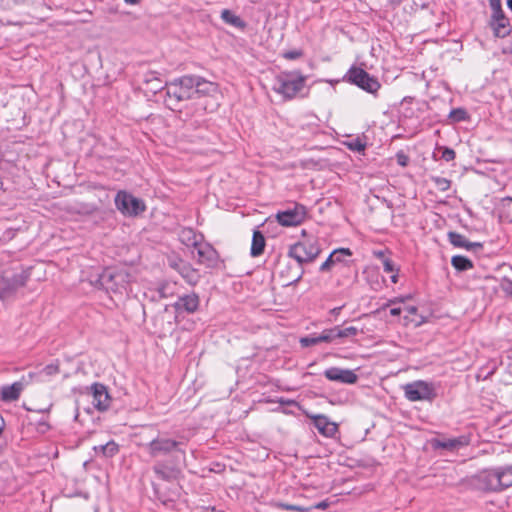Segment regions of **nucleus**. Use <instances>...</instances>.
<instances>
[{
  "instance_id": "nucleus-14",
  "label": "nucleus",
  "mask_w": 512,
  "mask_h": 512,
  "mask_svg": "<svg viewBox=\"0 0 512 512\" xmlns=\"http://www.w3.org/2000/svg\"><path fill=\"white\" fill-rule=\"evenodd\" d=\"M193 248L192 254L198 263L207 267H213L217 263L218 253L210 244L201 241Z\"/></svg>"
},
{
  "instance_id": "nucleus-27",
  "label": "nucleus",
  "mask_w": 512,
  "mask_h": 512,
  "mask_svg": "<svg viewBox=\"0 0 512 512\" xmlns=\"http://www.w3.org/2000/svg\"><path fill=\"white\" fill-rule=\"evenodd\" d=\"M180 238L186 246L192 247H195L202 241V235L196 234L195 231L191 228L183 229L181 231Z\"/></svg>"
},
{
  "instance_id": "nucleus-55",
  "label": "nucleus",
  "mask_w": 512,
  "mask_h": 512,
  "mask_svg": "<svg viewBox=\"0 0 512 512\" xmlns=\"http://www.w3.org/2000/svg\"><path fill=\"white\" fill-rule=\"evenodd\" d=\"M390 279L392 283L396 284L398 282V272H393Z\"/></svg>"
},
{
  "instance_id": "nucleus-1",
  "label": "nucleus",
  "mask_w": 512,
  "mask_h": 512,
  "mask_svg": "<svg viewBox=\"0 0 512 512\" xmlns=\"http://www.w3.org/2000/svg\"><path fill=\"white\" fill-rule=\"evenodd\" d=\"M194 75H185L166 83L165 103L170 109H176L180 102L193 99Z\"/></svg>"
},
{
  "instance_id": "nucleus-61",
  "label": "nucleus",
  "mask_w": 512,
  "mask_h": 512,
  "mask_svg": "<svg viewBox=\"0 0 512 512\" xmlns=\"http://www.w3.org/2000/svg\"><path fill=\"white\" fill-rule=\"evenodd\" d=\"M376 255H377L378 257L383 258V259L385 258V257H384V252H382V251L378 252Z\"/></svg>"
},
{
  "instance_id": "nucleus-6",
  "label": "nucleus",
  "mask_w": 512,
  "mask_h": 512,
  "mask_svg": "<svg viewBox=\"0 0 512 512\" xmlns=\"http://www.w3.org/2000/svg\"><path fill=\"white\" fill-rule=\"evenodd\" d=\"M405 398L411 402L433 401L436 396V386L432 382L417 380L403 387Z\"/></svg>"
},
{
  "instance_id": "nucleus-46",
  "label": "nucleus",
  "mask_w": 512,
  "mask_h": 512,
  "mask_svg": "<svg viewBox=\"0 0 512 512\" xmlns=\"http://www.w3.org/2000/svg\"><path fill=\"white\" fill-rule=\"evenodd\" d=\"M144 81H145V83L150 84V83H153L155 81H159V78L157 77V73L156 72H148L145 75Z\"/></svg>"
},
{
  "instance_id": "nucleus-58",
  "label": "nucleus",
  "mask_w": 512,
  "mask_h": 512,
  "mask_svg": "<svg viewBox=\"0 0 512 512\" xmlns=\"http://www.w3.org/2000/svg\"><path fill=\"white\" fill-rule=\"evenodd\" d=\"M124 1H125V3L131 4V5H135L140 2V0H124Z\"/></svg>"
},
{
  "instance_id": "nucleus-36",
  "label": "nucleus",
  "mask_w": 512,
  "mask_h": 512,
  "mask_svg": "<svg viewBox=\"0 0 512 512\" xmlns=\"http://www.w3.org/2000/svg\"><path fill=\"white\" fill-rule=\"evenodd\" d=\"M347 148L355 152H363L366 148V144L360 138H354L345 143Z\"/></svg>"
},
{
  "instance_id": "nucleus-41",
  "label": "nucleus",
  "mask_w": 512,
  "mask_h": 512,
  "mask_svg": "<svg viewBox=\"0 0 512 512\" xmlns=\"http://www.w3.org/2000/svg\"><path fill=\"white\" fill-rule=\"evenodd\" d=\"M383 269L386 273L398 272L399 269L396 267L395 263L390 258L383 259Z\"/></svg>"
},
{
  "instance_id": "nucleus-43",
  "label": "nucleus",
  "mask_w": 512,
  "mask_h": 512,
  "mask_svg": "<svg viewBox=\"0 0 512 512\" xmlns=\"http://www.w3.org/2000/svg\"><path fill=\"white\" fill-rule=\"evenodd\" d=\"M303 51L300 49L290 50L283 53V57L287 60H296L302 57Z\"/></svg>"
},
{
  "instance_id": "nucleus-32",
  "label": "nucleus",
  "mask_w": 512,
  "mask_h": 512,
  "mask_svg": "<svg viewBox=\"0 0 512 512\" xmlns=\"http://www.w3.org/2000/svg\"><path fill=\"white\" fill-rule=\"evenodd\" d=\"M337 339L352 338L358 335L359 329L355 326L341 327L335 326Z\"/></svg>"
},
{
  "instance_id": "nucleus-5",
  "label": "nucleus",
  "mask_w": 512,
  "mask_h": 512,
  "mask_svg": "<svg viewBox=\"0 0 512 512\" xmlns=\"http://www.w3.org/2000/svg\"><path fill=\"white\" fill-rule=\"evenodd\" d=\"M469 486L482 492H500L503 491L501 481L496 468L484 469L470 477Z\"/></svg>"
},
{
  "instance_id": "nucleus-29",
  "label": "nucleus",
  "mask_w": 512,
  "mask_h": 512,
  "mask_svg": "<svg viewBox=\"0 0 512 512\" xmlns=\"http://www.w3.org/2000/svg\"><path fill=\"white\" fill-rule=\"evenodd\" d=\"M96 453H101L104 457L110 458L116 455L119 451V446L114 441H109L104 445L95 446Z\"/></svg>"
},
{
  "instance_id": "nucleus-22",
  "label": "nucleus",
  "mask_w": 512,
  "mask_h": 512,
  "mask_svg": "<svg viewBox=\"0 0 512 512\" xmlns=\"http://www.w3.org/2000/svg\"><path fill=\"white\" fill-rule=\"evenodd\" d=\"M23 385L20 382H14L1 388V398L5 402L15 401L19 398Z\"/></svg>"
},
{
  "instance_id": "nucleus-10",
  "label": "nucleus",
  "mask_w": 512,
  "mask_h": 512,
  "mask_svg": "<svg viewBox=\"0 0 512 512\" xmlns=\"http://www.w3.org/2000/svg\"><path fill=\"white\" fill-rule=\"evenodd\" d=\"M306 216V207L302 204L294 203L292 207L278 211L275 217L281 226L293 227L302 224L306 219Z\"/></svg>"
},
{
  "instance_id": "nucleus-2",
  "label": "nucleus",
  "mask_w": 512,
  "mask_h": 512,
  "mask_svg": "<svg viewBox=\"0 0 512 512\" xmlns=\"http://www.w3.org/2000/svg\"><path fill=\"white\" fill-rule=\"evenodd\" d=\"M306 77L298 71L283 72L275 78L273 90L285 99H293L305 85Z\"/></svg>"
},
{
  "instance_id": "nucleus-7",
  "label": "nucleus",
  "mask_w": 512,
  "mask_h": 512,
  "mask_svg": "<svg viewBox=\"0 0 512 512\" xmlns=\"http://www.w3.org/2000/svg\"><path fill=\"white\" fill-rule=\"evenodd\" d=\"M114 203L119 212L127 217L137 216L146 210V205L143 200L125 190L117 192Z\"/></svg>"
},
{
  "instance_id": "nucleus-50",
  "label": "nucleus",
  "mask_w": 512,
  "mask_h": 512,
  "mask_svg": "<svg viewBox=\"0 0 512 512\" xmlns=\"http://www.w3.org/2000/svg\"><path fill=\"white\" fill-rule=\"evenodd\" d=\"M329 507V502L327 500H324V501H321L319 503H317L316 505H314L313 507H310L311 510L312 509H320V510H325Z\"/></svg>"
},
{
  "instance_id": "nucleus-4",
  "label": "nucleus",
  "mask_w": 512,
  "mask_h": 512,
  "mask_svg": "<svg viewBox=\"0 0 512 512\" xmlns=\"http://www.w3.org/2000/svg\"><path fill=\"white\" fill-rule=\"evenodd\" d=\"M343 82L355 85L367 93L375 94L381 87L378 79L366 70L352 65L342 78Z\"/></svg>"
},
{
  "instance_id": "nucleus-60",
  "label": "nucleus",
  "mask_w": 512,
  "mask_h": 512,
  "mask_svg": "<svg viewBox=\"0 0 512 512\" xmlns=\"http://www.w3.org/2000/svg\"><path fill=\"white\" fill-rule=\"evenodd\" d=\"M340 310H341V308H340V307H339V308H334V309L332 310V313H334V314H338Z\"/></svg>"
},
{
  "instance_id": "nucleus-25",
  "label": "nucleus",
  "mask_w": 512,
  "mask_h": 512,
  "mask_svg": "<svg viewBox=\"0 0 512 512\" xmlns=\"http://www.w3.org/2000/svg\"><path fill=\"white\" fill-rule=\"evenodd\" d=\"M221 19L225 23L230 24L231 26L236 27L240 30H244L247 26V24L244 20H242L239 16L235 15L233 12H231L228 9L222 10Z\"/></svg>"
},
{
  "instance_id": "nucleus-9",
  "label": "nucleus",
  "mask_w": 512,
  "mask_h": 512,
  "mask_svg": "<svg viewBox=\"0 0 512 512\" xmlns=\"http://www.w3.org/2000/svg\"><path fill=\"white\" fill-rule=\"evenodd\" d=\"M30 277L28 270L20 273H5L0 277V299H5L14 294L19 288L25 286Z\"/></svg>"
},
{
  "instance_id": "nucleus-38",
  "label": "nucleus",
  "mask_w": 512,
  "mask_h": 512,
  "mask_svg": "<svg viewBox=\"0 0 512 512\" xmlns=\"http://www.w3.org/2000/svg\"><path fill=\"white\" fill-rule=\"evenodd\" d=\"M439 151H441L440 158L446 162H451L455 159L456 153L453 149L449 147H439Z\"/></svg>"
},
{
  "instance_id": "nucleus-16",
  "label": "nucleus",
  "mask_w": 512,
  "mask_h": 512,
  "mask_svg": "<svg viewBox=\"0 0 512 512\" xmlns=\"http://www.w3.org/2000/svg\"><path fill=\"white\" fill-rule=\"evenodd\" d=\"M92 404L98 411H105L110 407L111 397L104 384L94 383L90 387Z\"/></svg>"
},
{
  "instance_id": "nucleus-63",
  "label": "nucleus",
  "mask_w": 512,
  "mask_h": 512,
  "mask_svg": "<svg viewBox=\"0 0 512 512\" xmlns=\"http://www.w3.org/2000/svg\"><path fill=\"white\" fill-rule=\"evenodd\" d=\"M509 286H512V281H508Z\"/></svg>"
},
{
  "instance_id": "nucleus-40",
  "label": "nucleus",
  "mask_w": 512,
  "mask_h": 512,
  "mask_svg": "<svg viewBox=\"0 0 512 512\" xmlns=\"http://www.w3.org/2000/svg\"><path fill=\"white\" fill-rule=\"evenodd\" d=\"M335 257H336V253L331 252L330 255L328 256V258L322 263L319 270L321 272L329 271L332 268V266L335 265V260H334Z\"/></svg>"
},
{
  "instance_id": "nucleus-11",
  "label": "nucleus",
  "mask_w": 512,
  "mask_h": 512,
  "mask_svg": "<svg viewBox=\"0 0 512 512\" xmlns=\"http://www.w3.org/2000/svg\"><path fill=\"white\" fill-rule=\"evenodd\" d=\"M181 442L170 438L158 437L152 439L147 445L146 449L151 457H158L160 455H167L173 451H179L185 454V451L180 448Z\"/></svg>"
},
{
  "instance_id": "nucleus-21",
  "label": "nucleus",
  "mask_w": 512,
  "mask_h": 512,
  "mask_svg": "<svg viewBox=\"0 0 512 512\" xmlns=\"http://www.w3.org/2000/svg\"><path fill=\"white\" fill-rule=\"evenodd\" d=\"M177 272L189 285L192 286H195L201 279L199 271L181 259H178Z\"/></svg>"
},
{
  "instance_id": "nucleus-39",
  "label": "nucleus",
  "mask_w": 512,
  "mask_h": 512,
  "mask_svg": "<svg viewBox=\"0 0 512 512\" xmlns=\"http://www.w3.org/2000/svg\"><path fill=\"white\" fill-rule=\"evenodd\" d=\"M277 507L288 510V511H296V512H309L311 511V508L299 506V505H293V504H286V503H277Z\"/></svg>"
},
{
  "instance_id": "nucleus-52",
  "label": "nucleus",
  "mask_w": 512,
  "mask_h": 512,
  "mask_svg": "<svg viewBox=\"0 0 512 512\" xmlns=\"http://www.w3.org/2000/svg\"><path fill=\"white\" fill-rule=\"evenodd\" d=\"M152 86H151V90L154 91V92H157L159 90H162L164 87H163V83L162 81L159 79V81H155L153 83H151Z\"/></svg>"
},
{
  "instance_id": "nucleus-45",
  "label": "nucleus",
  "mask_w": 512,
  "mask_h": 512,
  "mask_svg": "<svg viewBox=\"0 0 512 512\" xmlns=\"http://www.w3.org/2000/svg\"><path fill=\"white\" fill-rule=\"evenodd\" d=\"M503 202L507 203V210H506V212L504 214V218L506 219V221L509 222V220H508V218L506 216H507L508 213H510L512 215V197L507 196V197L503 198Z\"/></svg>"
},
{
  "instance_id": "nucleus-42",
  "label": "nucleus",
  "mask_w": 512,
  "mask_h": 512,
  "mask_svg": "<svg viewBox=\"0 0 512 512\" xmlns=\"http://www.w3.org/2000/svg\"><path fill=\"white\" fill-rule=\"evenodd\" d=\"M59 373V364L58 363H50L43 368V374L46 376H52Z\"/></svg>"
},
{
  "instance_id": "nucleus-56",
  "label": "nucleus",
  "mask_w": 512,
  "mask_h": 512,
  "mask_svg": "<svg viewBox=\"0 0 512 512\" xmlns=\"http://www.w3.org/2000/svg\"><path fill=\"white\" fill-rule=\"evenodd\" d=\"M13 3L15 5H20L26 2V0H7V3Z\"/></svg>"
},
{
  "instance_id": "nucleus-35",
  "label": "nucleus",
  "mask_w": 512,
  "mask_h": 512,
  "mask_svg": "<svg viewBox=\"0 0 512 512\" xmlns=\"http://www.w3.org/2000/svg\"><path fill=\"white\" fill-rule=\"evenodd\" d=\"M449 118L453 121V122H462V121H465L467 118H468V114H467V111L463 108H456V109H452L450 114H449Z\"/></svg>"
},
{
  "instance_id": "nucleus-17",
  "label": "nucleus",
  "mask_w": 512,
  "mask_h": 512,
  "mask_svg": "<svg viewBox=\"0 0 512 512\" xmlns=\"http://www.w3.org/2000/svg\"><path fill=\"white\" fill-rule=\"evenodd\" d=\"M324 376L330 380L343 384H355L358 380L357 374L350 369L330 367L324 371Z\"/></svg>"
},
{
  "instance_id": "nucleus-18",
  "label": "nucleus",
  "mask_w": 512,
  "mask_h": 512,
  "mask_svg": "<svg viewBox=\"0 0 512 512\" xmlns=\"http://www.w3.org/2000/svg\"><path fill=\"white\" fill-rule=\"evenodd\" d=\"M307 417L311 418L314 427L318 432L325 437H333L338 432V426L336 423L330 421V419L322 414L310 415L306 414Z\"/></svg>"
},
{
  "instance_id": "nucleus-19",
  "label": "nucleus",
  "mask_w": 512,
  "mask_h": 512,
  "mask_svg": "<svg viewBox=\"0 0 512 512\" xmlns=\"http://www.w3.org/2000/svg\"><path fill=\"white\" fill-rule=\"evenodd\" d=\"M489 24L496 37L504 38L511 32L510 22L504 11L500 13H492Z\"/></svg>"
},
{
  "instance_id": "nucleus-37",
  "label": "nucleus",
  "mask_w": 512,
  "mask_h": 512,
  "mask_svg": "<svg viewBox=\"0 0 512 512\" xmlns=\"http://www.w3.org/2000/svg\"><path fill=\"white\" fill-rule=\"evenodd\" d=\"M299 343H300V345L303 348H306V347H310V346H313V345H317V344H319L321 342H320V339H319V335L312 334V335H309V336L301 337L300 340H299Z\"/></svg>"
},
{
  "instance_id": "nucleus-51",
  "label": "nucleus",
  "mask_w": 512,
  "mask_h": 512,
  "mask_svg": "<svg viewBox=\"0 0 512 512\" xmlns=\"http://www.w3.org/2000/svg\"><path fill=\"white\" fill-rule=\"evenodd\" d=\"M403 301H404L403 297H394V298L390 299L383 308L391 306V305H395L397 303H402Z\"/></svg>"
},
{
  "instance_id": "nucleus-15",
  "label": "nucleus",
  "mask_w": 512,
  "mask_h": 512,
  "mask_svg": "<svg viewBox=\"0 0 512 512\" xmlns=\"http://www.w3.org/2000/svg\"><path fill=\"white\" fill-rule=\"evenodd\" d=\"M430 444L434 450L443 449L449 452H454L467 446L469 444V439L466 436H459L455 438H434L431 439Z\"/></svg>"
},
{
  "instance_id": "nucleus-26",
  "label": "nucleus",
  "mask_w": 512,
  "mask_h": 512,
  "mask_svg": "<svg viewBox=\"0 0 512 512\" xmlns=\"http://www.w3.org/2000/svg\"><path fill=\"white\" fill-rule=\"evenodd\" d=\"M451 265L457 272H465L474 267L473 262L462 255H455L451 258Z\"/></svg>"
},
{
  "instance_id": "nucleus-34",
  "label": "nucleus",
  "mask_w": 512,
  "mask_h": 512,
  "mask_svg": "<svg viewBox=\"0 0 512 512\" xmlns=\"http://www.w3.org/2000/svg\"><path fill=\"white\" fill-rule=\"evenodd\" d=\"M319 335L320 342L332 343L337 340L335 326L332 328L324 329Z\"/></svg>"
},
{
  "instance_id": "nucleus-12",
  "label": "nucleus",
  "mask_w": 512,
  "mask_h": 512,
  "mask_svg": "<svg viewBox=\"0 0 512 512\" xmlns=\"http://www.w3.org/2000/svg\"><path fill=\"white\" fill-rule=\"evenodd\" d=\"M199 306L200 298L195 292L179 296L172 304L176 317L184 314H193L199 309Z\"/></svg>"
},
{
  "instance_id": "nucleus-48",
  "label": "nucleus",
  "mask_w": 512,
  "mask_h": 512,
  "mask_svg": "<svg viewBox=\"0 0 512 512\" xmlns=\"http://www.w3.org/2000/svg\"><path fill=\"white\" fill-rule=\"evenodd\" d=\"M436 182L442 190H446L450 187V182L445 178H438Z\"/></svg>"
},
{
  "instance_id": "nucleus-59",
  "label": "nucleus",
  "mask_w": 512,
  "mask_h": 512,
  "mask_svg": "<svg viewBox=\"0 0 512 512\" xmlns=\"http://www.w3.org/2000/svg\"><path fill=\"white\" fill-rule=\"evenodd\" d=\"M507 6L512 11V0H507Z\"/></svg>"
},
{
  "instance_id": "nucleus-30",
  "label": "nucleus",
  "mask_w": 512,
  "mask_h": 512,
  "mask_svg": "<svg viewBox=\"0 0 512 512\" xmlns=\"http://www.w3.org/2000/svg\"><path fill=\"white\" fill-rule=\"evenodd\" d=\"M153 471L161 480L169 481L174 477V471L167 467L164 463H156L153 466Z\"/></svg>"
},
{
  "instance_id": "nucleus-49",
  "label": "nucleus",
  "mask_w": 512,
  "mask_h": 512,
  "mask_svg": "<svg viewBox=\"0 0 512 512\" xmlns=\"http://www.w3.org/2000/svg\"><path fill=\"white\" fill-rule=\"evenodd\" d=\"M277 402L281 405H289V406H296L297 402L295 400L291 399H285L283 397L279 398Z\"/></svg>"
},
{
  "instance_id": "nucleus-3",
  "label": "nucleus",
  "mask_w": 512,
  "mask_h": 512,
  "mask_svg": "<svg viewBox=\"0 0 512 512\" xmlns=\"http://www.w3.org/2000/svg\"><path fill=\"white\" fill-rule=\"evenodd\" d=\"M193 90L194 98L196 96L207 98L205 101L198 103L205 111L213 112L219 107L218 97L220 92L216 83L194 75Z\"/></svg>"
},
{
  "instance_id": "nucleus-28",
  "label": "nucleus",
  "mask_w": 512,
  "mask_h": 512,
  "mask_svg": "<svg viewBox=\"0 0 512 512\" xmlns=\"http://www.w3.org/2000/svg\"><path fill=\"white\" fill-rule=\"evenodd\" d=\"M497 473L499 475L501 483V487L503 490L512 486V465L498 467Z\"/></svg>"
},
{
  "instance_id": "nucleus-23",
  "label": "nucleus",
  "mask_w": 512,
  "mask_h": 512,
  "mask_svg": "<svg viewBox=\"0 0 512 512\" xmlns=\"http://www.w3.org/2000/svg\"><path fill=\"white\" fill-rule=\"evenodd\" d=\"M266 245L265 237L259 230H255L252 236L250 254L253 257H257L264 252Z\"/></svg>"
},
{
  "instance_id": "nucleus-33",
  "label": "nucleus",
  "mask_w": 512,
  "mask_h": 512,
  "mask_svg": "<svg viewBox=\"0 0 512 512\" xmlns=\"http://www.w3.org/2000/svg\"><path fill=\"white\" fill-rule=\"evenodd\" d=\"M157 292L162 299L172 297L175 294V284L164 282L159 285Z\"/></svg>"
},
{
  "instance_id": "nucleus-13",
  "label": "nucleus",
  "mask_w": 512,
  "mask_h": 512,
  "mask_svg": "<svg viewBox=\"0 0 512 512\" xmlns=\"http://www.w3.org/2000/svg\"><path fill=\"white\" fill-rule=\"evenodd\" d=\"M101 284L107 289L118 291L128 283V274L122 270H105L100 276Z\"/></svg>"
},
{
  "instance_id": "nucleus-24",
  "label": "nucleus",
  "mask_w": 512,
  "mask_h": 512,
  "mask_svg": "<svg viewBox=\"0 0 512 512\" xmlns=\"http://www.w3.org/2000/svg\"><path fill=\"white\" fill-rule=\"evenodd\" d=\"M404 310L407 312V314L404 316V322L406 325L413 324L414 326L418 327L425 322V317L417 313L418 308L416 306H407L404 308Z\"/></svg>"
},
{
  "instance_id": "nucleus-62",
  "label": "nucleus",
  "mask_w": 512,
  "mask_h": 512,
  "mask_svg": "<svg viewBox=\"0 0 512 512\" xmlns=\"http://www.w3.org/2000/svg\"><path fill=\"white\" fill-rule=\"evenodd\" d=\"M506 217L508 218L509 222L512 223V215L508 213Z\"/></svg>"
},
{
  "instance_id": "nucleus-8",
  "label": "nucleus",
  "mask_w": 512,
  "mask_h": 512,
  "mask_svg": "<svg viewBox=\"0 0 512 512\" xmlns=\"http://www.w3.org/2000/svg\"><path fill=\"white\" fill-rule=\"evenodd\" d=\"M321 249L316 241H303L290 246L288 256L295 259L300 265L314 261Z\"/></svg>"
},
{
  "instance_id": "nucleus-44",
  "label": "nucleus",
  "mask_w": 512,
  "mask_h": 512,
  "mask_svg": "<svg viewBox=\"0 0 512 512\" xmlns=\"http://www.w3.org/2000/svg\"><path fill=\"white\" fill-rule=\"evenodd\" d=\"M492 13L503 12L501 0H488Z\"/></svg>"
},
{
  "instance_id": "nucleus-57",
  "label": "nucleus",
  "mask_w": 512,
  "mask_h": 512,
  "mask_svg": "<svg viewBox=\"0 0 512 512\" xmlns=\"http://www.w3.org/2000/svg\"><path fill=\"white\" fill-rule=\"evenodd\" d=\"M170 267H172L174 270L177 271V267H178V259L177 260H171L170 261Z\"/></svg>"
},
{
  "instance_id": "nucleus-20",
  "label": "nucleus",
  "mask_w": 512,
  "mask_h": 512,
  "mask_svg": "<svg viewBox=\"0 0 512 512\" xmlns=\"http://www.w3.org/2000/svg\"><path fill=\"white\" fill-rule=\"evenodd\" d=\"M447 237L454 247L474 252H478L483 249V244L481 242H471L464 235L458 232L450 231L448 232Z\"/></svg>"
},
{
  "instance_id": "nucleus-31",
  "label": "nucleus",
  "mask_w": 512,
  "mask_h": 512,
  "mask_svg": "<svg viewBox=\"0 0 512 512\" xmlns=\"http://www.w3.org/2000/svg\"><path fill=\"white\" fill-rule=\"evenodd\" d=\"M332 253H336L335 265H349L350 261L346 260V257L352 256V251L349 248H337L332 251Z\"/></svg>"
},
{
  "instance_id": "nucleus-53",
  "label": "nucleus",
  "mask_w": 512,
  "mask_h": 512,
  "mask_svg": "<svg viewBox=\"0 0 512 512\" xmlns=\"http://www.w3.org/2000/svg\"><path fill=\"white\" fill-rule=\"evenodd\" d=\"M48 429H49V425H48V423H47V422H45V421H41V422H39L38 430H40V431L44 432V431H46V430H48Z\"/></svg>"
},
{
  "instance_id": "nucleus-54",
  "label": "nucleus",
  "mask_w": 512,
  "mask_h": 512,
  "mask_svg": "<svg viewBox=\"0 0 512 512\" xmlns=\"http://www.w3.org/2000/svg\"><path fill=\"white\" fill-rule=\"evenodd\" d=\"M402 312V309L400 307H393L390 309V314L392 316H399Z\"/></svg>"
},
{
  "instance_id": "nucleus-47",
  "label": "nucleus",
  "mask_w": 512,
  "mask_h": 512,
  "mask_svg": "<svg viewBox=\"0 0 512 512\" xmlns=\"http://www.w3.org/2000/svg\"><path fill=\"white\" fill-rule=\"evenodd\" d=\"M396 157H397V162L399 165H401V166L407 165L409 159H408V156L405 155L403 152L397 153Z\"/></svg>"
}]
</instances>
